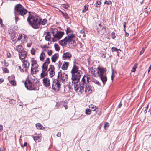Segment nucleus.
I'll return each instance as SVG.
<instances>
[{"mask_svg": "<svg viewBox=\"0 0 151 151\" xmlns=\"http://www.w3.org/2000/svg\"><path fill=\"white\" fill-rule=\"evenodd\" d=\"M66 33L68 36L59 42L60 44L63 46H65L68 43H75V38L76 35L73 33V31L69 27H67Z\"/></svg>", "mask_w": 151, "mask_h": 151, "instance_id": "1", "label": "nucleus"}, {"mask_svg": "<svg viewBox=\"0 0 151 151\" xmlns=\"http://www.w3.org/2000/svg\"><path fill=\"white\" fill-rule=\"evenodd\" d=\"M91 73L94 76L96 77L99 76L104 84L107 81L105 68L98 67L95 70L92 69L91 70Z\"/></svg>", "mask_w": 151, "mask_h": 151, "instance_id": "2", "label": "nucleus"}, {"mask_svg": "<svg viewBox=\"0 0 151 151\" xmlns=\"http://www.w3.org/2000/svg\"><path fill=\"white\" fill-rule=\"evenodd\" d=\"M27 20L32 27L35 29H37L40 27V20L37 16H32L28 17Z\"/></svg>", "mask_w": 151, "mask_h": 151, "instance_id": "3", "label": "nucleus"}, {"mask_svg": "<svg viewBox=\"0 0 151 151\" xmlns=\"http://www.w3.org/2000/svg\"><path fill=\"white\" fill-rule=\"evenodd\" d=\"M52 34L53 37H52V39L54 42L56 41L59 39H60L63 36L64 33L62 32L58 31L56 29H52Z\"/></svg>", "mask_w": 151, "mask_h": 151, "instance_id": "4", "label": "nucleus"}, {"mask_svg": "<svg viewBox=\"0 0 151 151\" xmlns=\"http://www.w3.org/2000/svg\"><path fill=\"white\" fill-rule=\"evenodd\" d=\"M15 13L18 14L22 16H24L27 13V11L21 5L18 4L15 6Z\"/></svg>", "mask_w": 151, "mask_h": 151, "instance_id": "5", "label": "nucleus"}, {"mask_svg": "<svg viewBox=\"0 0 151 151\" xmlns=\"http://www.w3.org/2000/svg\"><path fill=\"white\" fill-rule=\"evenodd\" d=\"M35 79L32 78H29L25 82L26 88L29 90H35V88L33 82Z\"/></svg>", "mask_w": 151, "mask_h": 151, "instance_id": "6", "label": "nucleus"}, {"mask_svg": "<svg viewBox=\"0 0 151 151\" xmlns=\"http://www.w3.org/2000/svg\"><path fill=\"white\" fill-rule=\"evenodd\" d=\"M62 81L59 79L55 80L53 81L52 88L55 91H58L61 88Z\"/></svg>", "mask_w": 151, "mask_h": 151, "instance_id": "7", "label": "nucleus"}, {"mask_svg": "<svg viewBox=\"0 0 151 151\" xmlns=\"http://www.w3.org/2000/svg\"><path fill=\"white\" fill-rule=\"evenodd\" d=\"M82 74V72L80 71H78L72 75V82L73 84L75 83H76L78 82Z\"/></svg>", "mask_w": 151, "mask_h": 151, "instance_id": "8", "label": "nucleus"}, {"mask_svg": "<svg viewBox=\"0 0 151 151\" xmlns=\"http://www.w3.org/2000/svg\"><path fill=\"white\" fill-rule=\"evenodd\" d=\"M58 79L65 82H67L68 81V75L65 73H62L61 72H58Z\"/></svg>", "mask_w": 151, "mask_h": 151, "instance_id": "9", "label": "nucleus"}, {"mask_svg": "<svg viewBox=\"0 0 151 151\" xmlns=\"http://www.w3.org/2000/svg\"><path fill=\"white\" fill-rule=\"evenodd\" d=\"M74 85V88L75 90L79 94H81L83 92V89L82 84L78 83V82L76 83Z\"/></svg>", "mask_w": 151, "mask_h": 151, "instance_id": "10", "label": "nucleus"}, {"mask_svg": "<svg viewBox=\"0 0 151 151\" xmlns=\"http://www.w3.org/2000/svg\"><path fill=\"white\" fill-rule=\"evenodd\" d=\"M83 92L85 91L86 93H90L92 91V87L91 85L88 84H82Z\"/></svg>", "mask_w": 151, "mask_h": 151, "instance_id": "11", "label": "nucleus"}, {"mask_svg": "<svg viewBox=\"0 0 151 151\" xmlns=\"http://www.w3.org/2000/svg\"><path fill=\"white\" fill-rule=\"evenodd\" d=\"M30 63L27 60H24L23 62V64L22 67L19 66V68L22 70V71L24 72L25 70H26V69L28 68L29 66Z\"/></svg>", "mask_w": 151, "mask_h": 151, "instance_id": "12", "label": "nucleus"}, {"mask_svg": "<svg viewBox=\"0 0 151 151\" xmlns=\"http://www.w3.org/2000/svg\"><path fill=\"white\" fill-rule=\"evenodd\" d=\"M97 30L98 33L100 35H102L106 32V28L101 26L100 24L98 25Z\"/></svg>", "mask_w": 151, "mask_h": 151, "instance_id": "13", "label": "nucleus"}, {"mask_svg": "<svg viewBox=\"0 0 151 151\" xmlns=\"http://www.w3.org/2000/svg\"><path fill=\"white\" fill-rule=\"evenodd\" d=\"M28 39V37L26 35L24 34H21L19 36L17 40H20L22 43H24L27 42Z\"/></svg>", "mask_w": 151, "mask_h": 151, "instance_id": "14", "label": "nucleus"}, {"mask_svg": "<svg viewBox=\"0 0 151 151\" xmlns=\"http://www.w3.org/2000/svg\"><path fill=\"white\" fill-rule=\"evenodd\" d=\"M38 67L39 65L38 64L32 66L31 67V73L32 74H36L40 69V68H39Z\"/></svg>", "mask_w": 151, "mask_h": 151, "instance_id": "15", "label": "nucleus"}, {"mask_svg": "<svg viewBox=\"0 0 151 151\" xmlns=\"http://www.w3.org/2000/svg\"><path fill=\"white\" fill-rule=\"evenodd\" d=\"M55 68L54 66L52 65L49 66V68L48 71L51 77H52L55 74Z\"/></svg>", "mask_w": 151, "mask_h": 151, "instance_id": "16", "label": "nucleus"}, {"mask_svg": "<svg viewBox=\"0 0 151 151\" xmlns=\"http://www.w3.org/2000/svg\"><path fill=\"white\" fill-rule=\"evenodd\" d=\"M72 57V54L70 52H67L64 53L62 55L63 59L64 60H69Z\"/></svg>", "mask_w": 151, "mask_h": 151, "instance_id": "17", "label": "nucleus"}, {"mask_svg": "<svg viewBox=\"0 0 151 151\" xmlns=\"http://www.w3.org/2000/svg\"><path fill=\"white\" fill-rule=\"evenodd\" d=\"M27 56V52L25 50H23L19 53V56L20 59H25Z\"/></svg>", "mask_w": 151, "mask_h": 151, "instance_id": "18", "label": "nucleus"}, {"mask_svg": "<svg viewBox=\"0 0 151 151\" xmlns=\"http://www.w3.org/2000/svg\"><path fill=\"white\" fill-rule=\"evenodd\" d=\"M43 83L44 86L46 87H48L50 85V79L45 78L43 79Z\"/></svg>", "mask_w": 151, "mask_h": 151, "instance_id": "19", "label": "nucleus"}, {"mask_svg": "<svg viewBox=\"0 0 151 151\" xmlns=\"http://www.w3.org/2000/svg\"><path fill=\"white\" fill-rule=\"evenodd\" d=\"M89 108L93 111H95L97 113L98 111H100V109L97 107L96 106L93 105L91 104L89 106Z\"/></svg>", "mask_w": 151, "mask_h": 151, "instance_id": "20", "label": "nucleus"}, {"mask_svg": "<svg viewBox=\"0 0 151 151\" xmlns=\"http://www.w3.org/2000/svg\"><path fill=\"white\" fill-rule=\"evenodd\" d=\"M50 32H47V35H46L45 37V39L46 40L49 41L50 40V39H52L51 35H52V30L51 28H50Z\"/></svg>", "mask_w": 151, "mask_h": 151, "instance_id": "21", "label": "nucleus"}, {"mask_svg": "<svg viewBox=\"0 0 151 151\" xmlns=\"http://www.w3.org/2000/svg\"><path fill=\"white\" fill-rule=\"evenodd\" d=\"M59 57V55L57 53L55 54L52 57L51 60L52 62L55 63Z\"/></svg>", "mask_w": 151, "mask_h": 151, "instance_id": "22", "label": "nucleus"}, {"mask_svg": "<svg viewBox=\"0 0 151 151\" xmlns=\"http://www.w3.org/2000/svg\"><path fill=\"white\" fill-rule=\"evenodd\" d=\"M38 19L40 20L39 22L40 26L41 24L44 25L47 23V20L45 19H41L40 17H38Z\"/></svg>", "mask_w": 151, "mask_h": 151, "instance_id": "23", "label": "nucleus"}, {"mask_svg": "<svg viewBox=\"0 0 151 151\" xmlns=\"http://www.w3.org/2000/svg\"><path fill=\"white\" fill-rule=\"evenodd\" d=\"M69 63L68 62H64L63 64L62 68L64 70H66L68 67Z\"/></svg>", "mask_w": 151, "mask_h": 151, "instance_id": "24", "label": "nucleus"}, {"mask_svg": "<svg viewBox=\"0 0 151 151\" xmlns=\"http://www.w3.org/2000/svg\"><path fill=\"white\" fill-rule=\"evenodd\" d=\"M15 50L17 51L18 53L24 50L23 48L21 45H19L17 46L15 49Z\"/></svg>", "mask_w": 151, "mask_h": 151, "instance_id": "25", "label": "nucleus"}, {"mask_svg": "<svg viewBox=\"0 0 151 151\" xmlns=\"http://www.w3.org/2000/svg\"><path fill=\"white\" fill-rule=\"evenodd\" d=\"M80 71L78 70V67L76 65H74L72 68L71 72L73 75L75 73L77 72V71Z\"/></svg>", "mask_w": 151, "mask_h": 151, "instance_id": "26", "label": "nucleus"}, {"mask_svg": "<svg viewBox=\"0 0 151 151\" xmlns=\"http://www.w3.org/2000/svg\"><path fill=\"white\" fill-rule=\"evenodd\" d=\"M36 127L37 129H42V130H45L46 128L43 127L41 124L40 123H37L36 124Z\"/></svg>", "mask_w": 151, "mask_h": 151, "instance_id": "27", "label": "nucleus"}, {"mask_svg": "<svg viewBox=\"0 0 151 151\" xmlns=\"http://www.w3.org/2000/svg\"><path fill=\"white\" fill-rule=\"evenodd\" d=\"M45 58V53L43 51L40 54V59L41 61H43Z\"/></svg>", "mask_w": 151, "mask_h": 151, "instance_id": "28", "label": "nucleus"}, {"mask_svg": "<svg viewBox=\"0 0 151 151\" xmlns=\"http://www.w3.org/2000/svg\"><path fill=\"white\" fill-rule=\"evenodd\" d=\"M86 80H87V81H88V78L86 76H84L82 78L81 83V84H87V83H86Z\"/></svg>", "mask_w": 151, "mask_h": 151, "instance_id": "29", "label": "nucleus"}, {"mask_svg": "<svg viewBox=\"0 0 151 151\" xmlns=\"http://www.w3.org/2000/svg\"><path fill=\"white\" fill-rule=\"evenodd\" d=\"M31 66L37 64L36 60L33 58H32L31 59Z\"/></svg>", "mask_w": 151, "mask_h": 151, "instance_id": "30", "label": "nucleus"}, {"mask_svg": "<svg viewBox=\"0 0 151 151\" xmlns=\"http://www.w3.org/2000/svg\"><path fill=\"white\" fill-rule=\"evenodd\" d=\"M48 66V65L43 63L42 68V71L46 72V71L47 70Z\"/></svg>", "mask_w": 151, "mask_h": 151, "instance_id": "31", "label": "nucleus"}, {"mask_svg": "<svg viewBox=\"0 0 151 151\" xmlns=\"http://www.w3.org/2000/svg\"><path fill=\"white\" fill-rule=\"evenodd\" d=\"M41 137V134H40L37 136H33V137L34 140L36 142L37 140H38Z\"/></svg>", "mask_w": 151, "mask_h": 151, "instance_id": "32", "label": "nucleus"}, {"mask_svg": "<svg viewBox=\"0 0 151 151\" xmlns=\"http://www.w3.org/2000/svg\"><path fill=\"white\" fill-rule=\"evenodd\" d=\"M95 6L96 7H100L101 6V1H97L95 3Z\"/></svg>", "mask_w": 151, "mask_h": 151, "instance_id": "33", "label": "nucleus"}, {"mask_svg": "<svg viewBox=\"0 0 151 151\" xmlns=\"http://www.w3.org/2000/svg\"><path fill=\"white\" fill-rule=\"evenodd\" d=\"M8 78L9 81H12V80H14L15 78V76L14 75H12L10 76H9Z\"/></svg>", "mask_w": 151, "mask_h": 151, "instance_id": "34", "label": "nucleus"}, {"mask_svg": "<svg viewBox=\"0 0 151 151\" xmlns=\"http://www.w3.org/2000/svg\"><path fill=\"white\" fill-rule=\"evenodd\" d=\"M54 46L55 50L57 51H59L60 50V47L58 44H55Z\"/></svg>", "mask_w": 151, "mask_h": 151, "instance_id": "35", "label": "nucleus"}, {"mask_svg": "<svg viewBox=\"0 0 151 151\" xmlns=\"http://www.w3.org/2000/svg\"><path fill=\"white\" fill-rule=\"evenodd\" d=\"M88 5L86 4L84 6V9L82 10V12L83 13L85 12L88 10Z\"/></svg>", "mask_w": 151, "mask_h": 151, "instance_id": "36", "label": "nucleus"}, {"mask_svg": "<svg viewBox=\"0 0 151 151\" xmlns=\"http://www.w3.org/2000/svg\"><path fill=\"white\" fill-rule=\"evenodd\" d=\"M2 68L4 73H9V70L6 68L5 67H2Z\"/></svg>", "mask_w": 151, "mask_h": 151, "instance_id": "37", "label": "nucleus"}, {"mask_svg": "<svg viewBox=\"0 0 151 151\" xmlns=\"http://www.w3.org/2000/svg\"><path fill=\"white\" fill-rule=\"evenodd\" d=\"M47 75V74L45 72H43L41 73L40 76L41 78H44Z\"/></svg>", "mask_w": 151, "mask_h": 151, "instance_id": "38", "label": "nucleus"}, {"mask_svg": "<svg viewBox=\"0 0 151 151\" xmlns=\"http://www.w3.org/2000/svg\"><path fill=\"white\" fill-rule=\"evenodd\" d=\"M137 64L136 63L134 65L132 69L131 70V71L132 72H135L136 68L137 67Z\"/></svg>", "mask_w": 151, "mask_h": 151, "instance_id": "39", "label": "nucleus"}, {"mask_svg": "<svg viewBox=\"0 0 151 151\" xmlns=\"http://www.w3.org/2000/svg\"><path fill=\"white\" fill-rule=\"evenodd\" d=\"M112 3L111 1L110 0H108V1L106 0V1H105V2H104V4H106L107 5H108L111 4H112Z\"/></svg>", "mask_w": 151, "mask_h": 151, "instance_id": "40", "label": "nucleus"}, {"mask_svg": "<svg viewBox=\"0 0 151 151\" xmlns=\"http://www.w3.org/2000/svg\"><path fill=\"white\" fill-rule=\"evenodd\" d=\"M85 113L87 115H90L91 114V111L88 109H87L85 111Z\"/></svg>", "mask_w": 151, "mask_h": 151, "instance_id": "41", "label": "nucleus"}, {"mask_svg": "<svg viewBox=\"0 0 151 151\" xmlns=\"http://www.w3.org/2000/svg\"><path fill=\"white\" fill-rule=\"evenodd\" d=\"M50 63V58H46V59L45 60V62L44 63V64L48 65Z\"/></svg>", "mask_w": 151, "mask_h": 151, "instance_id": "42", "label": "nucleus"}, {"mask_svg": "<svg viewBox=\"0 0 151 151\" xmlns=\"http://www.w3.org/2000/svg\"><path fill=\"white\" fill-rule=\"evenodd\" d=\"M9 82L13 86H15L16 85V82L14 80H12L9 81Z\"/></svg>", "mask_w": 151, "mask_h": 151, "instance_id": "43", "label": "nucleus"}, {"mask_svg": "<svg viewBox=\"0 0 151 151\" xmlns=\"http://www.w3.org/2000/svg\"><path fill=\"white\" fill-rule=\"evenodd\" d=\"M112 51L113 52H114V51H117L118 52V50H119L120 51H121V50L120 49H117V48L115 47H113L112 48Z\"/></svg>", "mask_w": 151, "mask_h": 151, "instance_id": "44", "label": "nucleus"}, {"mask_svg": "<svg viewBox=\"0 0 151 151\" xmlns=\"http://www.w3.org/2000/svg\"><path fill=\"white\" fill-rule=\"evenodd\" d=\"M62 15H63V16L64 17L66 18V19H68V17L66 13H64L63 12H61Z\"/></svg>", "mask_w": 151, "mask_h": 151, "instance_id": "45", "label": "nucleus"}, {"mask_svg": "<svg viewBox=\"0 0 151 151\" xmlns=\"http://www.w3.org/2000/svg\"><path fill=\"white\" fill-rule=\"evenodd\" d=\"M109 125L108 123L106 122L104 125V127L105 129H107V128L109 127Z\"/></svg>", "mask_w": 151, "mask_h": 151, "instance_id": "46", "label": "nucleus"}, {"mask_svg": "<svg viewBox=\"0 0 151 151\" xmlns=\"http://www.w3.org/2000/svg\"><path fill=\"white\" fill-rule=\"evenodd\" d=\"M80 33L81 35H82L84 37H86V35H85V33L83 30H81Z\"/></svg>", "mask_w": 151, "mask_h": 151, "instance_id": "47", "label": "nucleus"}, {"mask_svg": "<svg viewBox=\"0 0 151 151\" xmlns=\"http://www.w3.org/2000/svg\"><path fill=\"white\" fill-rule=\"evenodd\" d=\"M35 51H36L33 48H32L31 50V54L32 55H35Z\"/></svg>", "mask_w": 151, "mask_h": 151, "instance_id": "48", "label": "nucleus"}, {"mask_svg": "<svg viewBox=\"0 0 151 151\" xmlns=\"http://www.w3.org/2000/svg\"><path fill=\"white\" fill-rule=\"evenodd\" d=\"M47 52L49 56H51L52 54V50H49Z\"/></svg>", "mask_w": 151, "mask_h": 151, "instance_id": "49", "label": "nucleus"}, {"mask_svg": "<svg viewBox=\"0 0 151 151\" xmlns=\"http://www.w3.org/2000/svg\"><path fill=\"white\" fill-rule=\"evenodd\" d=\"M49 50V48L48 46H47L46 47H45V48L43 49V51H45L47 52Z\"/></svg>", "mask_w": 151, "mask_h": 151, "instance_id": "50", "label": "nucleus"}, {"mask_svg": "<svg viewBox=\"0 0 151 151\" xmlns=\"http://www.w3.org/2000/svg\"><path fill=\"white\" fill-rule=\"evenodd\" d=\"M9 102L10 103L12 104L14 103L15 101L13 99H10L9 100Z\"/></svg>", "mask_w": 151, "mask_h": 151, "instance_id": "51", "label": "nucleus"}, {"mask_svg": "<svg viewBox=\"0 0 151 151\" xmlns=\"http://www.w3.org/2000/svg\"><path fill=\"white\" fill-rule=\"evenodd\" d=\"M145 17H146L147 16L148 14L149 13V11H148L147 10H145Z\"/></svg>", "mask_w": 151, "mask_h": 151, "instance_id": "52", "label": "nucleus"}, {"mask_svg": "<svg viewBox=\"0 0 151 151\" xmlns=\"http://www.w3.org/2000/svg\"><path fill=\"white\" fill-rule=\"evenodd\" d=\"M101 54L102 57L105 58L106 56V54H105L103 52H102L101 53Z\"/></svg>", "mask_w": 151, "mask_h": 151, "instance_id": "53", "label": "nucleus"}, {"mask_svg": "<svg viewBox=\"0 0 151 151\" xmlns=\"http://www.w3.org/2000/svg\"><path fill=\"white\" fill-rule=\"evenodd\" d=\"M145 109L144 111V112L145 114L147 112V109L148 108V106L147 105L145 108Z\"/></svg>", "mask_w": 151, "mask_h": 151, "instance_id": "54", "label": "nucleus"}, {"mask_svg": "<svg viewBox=\"0 0 151 151\" xmlns=\"http://www.w3.org/2000/svg\"><path fill=\"white\" fill-rule=\"evenodd\" d=\"M4 65L5 66H8L9 65V64L5 61L4 63Z\"/></svg>", "mask_w": 151, "mask_h": 151, "instance_id": "55", "label": "nucleus"}, {"mask_svg": "<svg viewBox=\"0 0 151 151\" xmlns=\"http://www.w3.org/2000/svg\"><path fill=\"white\" fill-rule=\"evenodd\" d=\"M47 47V45H43L41 46V47L43 49H44L46 47Z\"/></svg>", "mask_w": 151, "mask_h": 151, "instance_id": "56", "label": "nucleus"}, {"mask_svg": "<svg viewBox=\"0 0 151 151\" xmlns=\"http://www.w3.org/2000/svg\"><path fill=\"white\" fill-rule=\"evenodd\" d=\"M3 129V126L1 125H0V132H1L2 131Z\"/></svg>", "mask_w": 151, "mask_h": 151, "instance_id": "57", "label": "nucleus"}, {"mask_svg": "<svg viewBox=\"0 0 151 151\" xmlns=\"http://www.w3.org/2000/svg\"><path fill=\"white\" fill-rule=\"evenodd\" d=\"M4 79L3 78L0 79V84L2 83L4 81Z\"/></svg>", "mask_w": 151, "mask_h": 151, "instance_id": "58", "label": "nucleus"}, {"mask_svg": "<svg viewBox=\"0 0 151 151\" xmlns=\"http://www.w3.org/2000/svg\"><path fill=\"white\" fill-rule=\"evenodd\" d=\"M61 135V133H58L57 134V136L58 137H60Z\"/></svg>", "mask_w": 151, "mask_h": 151, "instance_id": "59", "label": "nucleus"}, {"mask_svg": "<svg viewBox=\"0 0 151 151\" xmlns=\"http://www.w3.org/2000/svg\"><path fill=\"white\" fill-rule=\"evenodd\" d=\"M114 75L113 74V72L112 73L111 75V78L112 80H113V78H114Z\"/></svg>", "mask_w": 151, "mask_h": 151, "instance_id": "60", "label": "nucleus"}, {"mask_svg": "<svg viewBox=\"0 0 151 151\" xmlns=\"http://www.w3.org/2000/svg\"><path fill=\"white\" fill-rule=\"evenodd\" d=\"M151 69V64L149 66V67L148 68V73L149 72L150 70Z\"/></svg>", "mask_w": 151, "mask_h": 151, "instance_id": "61", "label": "nucleus"}, {"mask_svg": "<svg viewBox=\"0 0 151 151\" xmlns=\"http://www.w3.org/2000/svg\"><path fill=\"white\" fill-rule=\"evenodd\" d=\"M31 45H32V43H29L27 44V45L28 47H31Z\"/></svg>", "mask_w": 151, "mask_h": 151, "instance_id": "62", "label": "nucleus"}, {"mask_svg": "<svg viewBox=\"0 0 151 151\" xmlns=\"http://www.w3.org/2000/svg\"><path fill=\"white\" fill-rule=\"evenodd\" d=\"M69 7V6L68 5H66L64 6V7L66 9H67Z\"/></svg>", "mask_w": 151, "mask_h": 151, "instance_id": "63", "label": "nucleus"}, {"mask_svg": "<svg viewBox=\"0 0 151 151\" xmlns=\"http://www.w3.org/2000/svg\"><path fill=\"white\" fill-rule=\"evenodd\" d=\"M18 19H19L17 17H15V21H16V22H17L18 21Z\"/></svg>", "mask_w": 151, "mask_h": 151, "instance_id": "64", "label": "nucleus"}]
</instances>
